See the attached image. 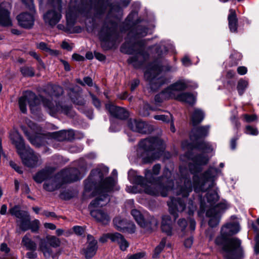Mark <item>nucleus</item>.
Here are the masks:
<instances>
[{
  "instance_id": "1",
  "label": "nucleus",
  "mask_w": 259,
  "mask_h": 259,
  "mask_svg": "<svg viewBox=\"0 0 259 259\" xmlns=\"http://www.w3.org/2000/svg\"><path fill=\"white\" fill-rule=\"evenodd\" d=\"M187 159H192L195 164H189V167L191 173L194 174L193 183L187 178L181 180L184 181V185L177 188V197H171L167 201L169 213L172 215L175 220L179 217L178 212H182L186 208L188 209V213L193 214L196 210V206L191 199H188L189 193L192 191L193 187L196 193L205 192L208 203L212 205L215 204L219 199L218 193V188L215 187V180L217 178L218 170L216 168L210 167L208 170L203 173L200 178L196 174L201 171L200 166L205 165L208 161L207 156L203 154H199L192 157L189 152H186L183 156H180L182 160Z\"/></svg>"
},
{
  "instance_id": "2",
  "label": "nucleus",
  "mask_w": 259,
  "mask_h": 259,
  "mask_svg": "<svg viewBox=\"0 0 259 259\" xmlns=\"http://www.w3.org/2000/svg\"><path fill=\"white\" fill-rule=\"evenodd\" d=\"M109 172L107 167L93 169L88 179L84 181L85 191H90L94 186L98 184V190L103 194L93 200L90 204L89 208L90 214L95 220L103 225H107L110 221L108 213L104 210L97 209L108 204L110 199L108 192L112 190L116 181L112 177H109L104 179V176Z\"/></svg>"
},
{
  "instance_id": "3",
  "label": "nucleus",
  "mask_w": 259,
  "mask_h": 259,
  "mask_svg": "<svg viewBox=\"0 0 259 259\" xmlns=\"http://www.w3.org/2000/svg\"><path fill=\"white\" fill-rule=\"evenodd\" d=\"M41 102L46 110L51 116H55L57 114L63 113L68 116H73L74 112L70 106L63 105L60 102H55V105L50 100L42 96L38 97L31 91H26L23 95L19 99V106L21 111L25 113L27 111V103L29 104L31 110L37 106Z\"/></svg>"
},
{
  "instance_id": "4",
  "label": "nucleus",
  "mask_w": 259,
  "mask_h": 259,
  "mask_svg": "<svg viewBox=\"0 0 259 259\" xmlns=\"http://www.w3.org/2000/svg\"><path fill=\"white\" fill-rule=\"evenodd\" d=\"M128 177L130 181L133 183L140 185L146 193L153 196L160 195L162 197H166L168 195V192L172 190L174 186V185L164 182H159L155 180L154 182L147 181L150 185L147 184L146 180L142 176L138 175L137 171L133 169L128 171Z\"/></svg>"
},
{
  "instance_id": "5",
  "label": "nucleus",
  "mask_w": 259,
  "mask_h": 259,
  "mask_svg": "<svg viewBox=\"0 0 259 259\" xmlns=\"http://www.w3.org/2000/svg\"><path fill=\"white\" fill-rule=\"evenodd\" d=\"M139 148L142 151L141 156L144 163L152 162L158 159L165 148L163 141L159 137H150L141 140Z\"/></svg>"
},
{
  "instance_id": "6",
  "label": "nucleus",
  "mask_w": 259,
  "mask_h": 259,
  "mask_svg": "<svg viewBox=\"0 0 259 259\" xmlns=\"http://www.w3.org/2000/svg\"><path fill=\"white\" fill-rule=\"evenodd\" d=\"M11 139L24 165L33 168L41 163L39 155L35 154L29 146H25L23 139L18 133H13L11 136Z\"/></svg>"
},
{
  "instance_id": "7",
  "label": "nucleus",
  "mask_w": 259,
  "mask_h": 259,
  "mask_svg": "<svg viewBox=\"0 0 259 259\" xmlns=\"http://www.w3.org/2000/svg\"><path fill=\"white\" fill-rule=\"evenodd\" d=\"M228 236L221 234L215 239V244L221 247V253L226 259H234L240 250L241 241L237 238H228Z\"/></svg>"
},
{
  "instance_id": "8",
  "label": "nucleus",
  "mask_w": 259,
  "mask_h": 259,
  "mask_svg": "<svg viewBox=\"0 0 259 259\" xmlns=\"http://www.w3.org/2000/svg\"><path fill=\"white\" fill-rule=\"evenodd\" d=\"M117 30V24L116 22H108L107 20L105 22L99 33L102 47H104L103 43L114 44L116 42L119 35Z\"/></svg>"
},
{
  "instance_id": "9",
  "label": "nucleus",
  "mask_w": 259,
  "mask_h": 259,
  "mask_svg": "<svg viewBox=\"0 0 259 259\" xmlns=\"http://www.w3.org/2000/svg\"><path fill=\"white\" fill-rule=\"evenodd\" d=\"M162 70L161 66L155 65L146 70L144 73V77L149 82V85L152 91H155L164 84L166 79L159 76Z\"/></svg>"
},
{
  "instance_id": "10",
  "label": "nucleus",
  "mask_w": 259,
  "mask_h": 259,
  "mask_svg": "<svg viewBox=\"0 0 259 259\" xmlns=\"http://www.w3.org/2000/svg\"><path fill=\"white\" fill-rule=\"evenodd\" d=\"M161 165L159 164H155L152 170L150 169H145V179L147 181L151 182L158 181L159 182H164L165 183L174 185V182L171 178V172L167 168L165 167L163 171L162 175L161 177L155 178L154 176H157L160 172Z\"/></svg>"
},
{
  "instance_id": "11",
  "label": "nucleus",
  "mask_w": 259,
  "mask_h": 259,
  "mask_svg": "<svg viewBox=\"0 0 259 259\" xmlns=\"http://www.w3.org/2000/svg\"><path fill=\"white\" fill-rule=\"evenodd\" d=\"M54 7L53 10L48 11L44 15V19L46 23L51 26L56 25L60 20L61 15V0H49Z\"/></svg>"
},
{
  "instance_id": "12",
  "label": "nucleus",
  "mask_w": 259,
  "mask_h": 259,
  "mask_svg": "<svg viewBox=\"0 0 259 259\" xmlns=\"http://www.w3.org/2000/svg\"><path fill=\"white\" fill-rule=\"evenodd\" d=\"M53 247L56 248L60 245L61 241L60 239L55 236H51L47 237V240L45 239H41L39 242V249L42 252L44 256L46 257H49L52 256L54 258L55 256L52 254V250L51 248L48 245Z\"/></svg>"
},
{
  "instance_id": "13",
  "label": "nucleus",
  "mask_w": 259,
  "mask_h": 259,
  "mask_svg": "<svg viewBox=\"0 0 259 259\" xmlns=\"http://www.w3.org/2000/svg\"><path fill=\"white\" fill-rule=\"evenodd\" d=\"M131 214L139 226L147 230H152L158 224V222L154 217L150 216L146 219L141 212L137 209H133L131 211Z\"/></svg>"
},
{
  "instance_id": "14",
  "label": "nucleus",
  "mask_w": 259,
  "mask_h": 259,
  "mask_svg": "<svg viewBox=\"0 0 259 259\" xmlns=\"http://www.w3.org/2000/svg\"><path fill=\"white\" fill-rule=\"evenodd\" d=\"M197 84H195L194 86L190 84V82L184 80H179L172 84L165 89V93L168 94V97H171V99H176L177 95V92L185 90L189 88H197Z\"/></svg>"
},
{
  "instance_id": "15",
  "label": "nucleus",
  "mask_w": 259,
  "mask_h": 259,
  "mask_svg": "<svg viewBox=\"0 0 259 259\" xmlns=\"http://www.w3.org/2000/svg\"><path fill=\"white\" fill-rule=\"evenodd\" d=\"M87 245L83 249V252L86 259H90L96 253L98 248L97 241L91 235L87 236Z\"/></svg>"
},
{
  "instance_id": "16",
  "label": "nucleus",
  "mask_w": 259,
  "mask_h": 259,
  "mask_svg": "<svg viewBox=\"0 0 259 259\" xmlns=\"http://www.w3.org/2000/svg\"><path fill=\"white\" fill-rule=\"evenodd\" d=\"M10 4L7 2H3L0 5V25L4 26L12 25V21L10 18Z\"/></svg>"
},
{
  "instance_id": "17",
  "label": "nucleus",
  "mask_w": 259,
  "mask_h": 259,
  "mask_svg": "<svg viewBox=\"0 0 259 259\" xmlns=\"http://www.w3.org/2000/svg\"><path fill=\"white\" fill-rule=\"evenodd\" d=\"M63 176V182L70 183L77 181L83 177L77 168H70L62 171Z\"/></svg>"
},
{
  "instance_id": "18",
  "label": "nucleus",
  "mask_w": 259,
  "mask_h": 259,
  "mask_svg": "<svg viewBox=\"0 0 259 259\" xmlns=\"http://www.w3.org/2000/svg\"><path fill=\"white\" fill-rule=\"evenodd\" d=\"M31 14L28 13H22L19 14L17 18L18 23L22 27L30 29L32 27L34 23V17L33 14L35 12L31 11Z\"/></svg>"
},
{
  "instance_id": "19",
  "label": "nucleus",
  "mask_w": 259,
  "mask_h": 259,
  "mask_svg": "<svg viewBox=\"0 0 259 259\" xmlns=\"http://www.w3.org/2000/svg\"><path fill=\"white\" fill-rule=\"evenodd\" d=\"M105 107L110 114L114 117L124 120L129 116L128 112L123 108L115 106L111 103L106 104Z\"/></svg>"
},
{
  "instance_id": "20",
  "label": "nucleus",
  "mask_w": 259,
  "mask_h": 259,
  "mask_svg": "<svg viewBox=\"0 0 259 259\" xmlns=\"http://www.w3.org/2000/svg\"><path fill=\"white\" fill-rule=\"evenodd\" d=\"M127 125L131 130L139 133L146 134L149 131L148 125L142 120L130 119Z\"/></svg>"
},
{
  "instance_id": "21",
  "label": "nucleus",
  "mask_w": 259,
  "mask_h": 259,
  "mask_svg": "<svg viewBox=\"0 0 259 259\" xmlns=\"http://www.w3.org/2000/svg\"><path fill=\"white\" fill-rule=\"evenodd\" d=\"M210 126L206 125L194 127L191 132L190 138L191 141L194 142L207 136Z\"/></svg>"
},
{
  "instance_id": "22",
  "label": "nucleus",
  "mask_w": 259,
  "mask_h": 259,
  "mask_svg": "<svg viewBox=\"0 0 259 259\" xmlns=\"http://www.w3.org/2000/svg\"><path fill=\"white\" fill-rule=\"evenodd\" d=\"M182 147L184 150H192L194 148L198 149L206 152H209L212 150L210 144L204 141L199 143L197 142L195 144L190 143L187 141H184L182 143Z\"/></svg>"
},
{
  "instance_id": "23",
  "label": "nucleus",
  "mask_w": 259,
  "mask_h": 259,
  "mask_svg": "<svg viewBox=\"0 0 259 259\" xmlns=\"http://www.w3.org/2000/svg\"><path fill=\"white\" fill-rule=\"evenodd\" d=\"M148 53L143 51H139L134 56L130 57L127 62L132 64L135 68H140L143 64L148 59Z\"/></svg>"
},
{
  "instance_id": "24",
  "label": "nucleus",
  "mask_w": 259,
  "mask_h": 259,
  "mask_svg": "<svg viewBox=\"0 0 259 259\" xmlns=\"http://www.w3.org/2000/svg\"><path fill=\"white\" fill-rule=\"evenodd\" d=\"M108 236L112 242L117 243L119 245L121 250L124 251L128 247V243L121 234L116 232L110 233Z\"/></svg>"
},
{
  "instance_id": "25",
  "label": "nucleus",
  "mask_w": 259,
  "mask_h": 259,
  "mask_svg": "<svg viewBox=\"0 0 259 259\" xmlns=\"http://www.w3.org/2000/svg\"><path fill=\"white\" fill-rule=\"evenodd\" d=\"M161 229L162 232L167 236L172 235V221L168 215H164L162 217Z\"/></svg>"
},
{
  "instance_id": "26",
  "label": "nucleus",
  "mask_w": 259,
  "mask_h": 259,
  "mask_svg": "<svg viewBox=\"0 0 259 259\" xmlns=\"http://www.w3.org/2000/svg\"><path fill=\"white\" fill-rule=\"evenodd\" d=\"M228 20L230 31L233 33L237 32L238 19L235 10L233 9L229 10Z\"/></svg>"
},
{
  "instance_id": "27",
  "label": "nucleus",
  "mask_w": 259,
  "mask_h": 259,
  "mask_svg": "<svg viewBox=\"0 0 259 259\" xmlns=\"http://www.w3.org/2000/svg\"><path fill=\"white\" fill-rule=\"evenodd\" d=\"M206 215L207 217L210 218L208 221V225L213 228L218 226L220 221L221 217L218 212H214V209H208Z\"/></svg>"
},
{
  "instance_id": "28",
  "label": "nucleus",
  "mask_w": 259,
  "mask_h": 259,
  "mask_svg": "<svg viewBox=\"0 0 259 259\" xmlns=\"http://www.w3.org/2000/svg\"><path fill=\"white\" fill-rule=\"evenodd\" d=\"M239 230V226L236 223L227 224L221 228L222 233L228 236L237 233Z\"/></svg>"
},
{
  "instance_id": "29",
  "label": "nucleus",
  "mask_w": 259,
  "mask_h": 259,
  "mask_svg": "<svg viewBox=\"0 0 259 259\" xmlns=\"http://www.w3.org/2000/svg\"><path fill=\"white\" fill-rule=\"evenodd\" d=\"M205 114L204 112L200 109L196 108L191 116V121L193 126H196L201 123L204 118Z\"/></svg>"
},
{
  "instance_id": "30",
  "label": "nucleus",
  "mask_w": 259,
  "mask_h": 259,
  "mask_svg": "<svg viewBox=\"0 0 259 259\" xmlns=\"http://www.w3.org/2000/svg\"><path fill=\"white\" fill-rule=\"evenodd\" d=\"M175 99L190 105H193L195 102V98L194 95L190 93L187 92L178 95Z\"/></svg>"
},
{
  "instance_id": "31",
  "label": "nucleus",
  "mask_w": 259,
  "mask_h": 259,
  "mask_svg": "<svg viewBox=\"0 0 259 259\" xmlns=\"http://www.w3.org/2000/svg\"><path fill=\"white\" fill-rule=\"evenodd\" d=\"M51 172V168H46L36 173L33 179L36 183H41L49 177Z\"/></svg>"
},
{
  "instance_id": "32",
  "label": "nucleus",
  "mask_w": 259,
  "mask_h": 259,
  "mask_svg": "<svg viewBox=\"0 0 259 259\" xmlns=\"http://www.w3.org/2000/svg\"><path fill=\"white\" fill-rule=\"evenodd\" d=\"M45 139V135L38 134L34 136H30L29 137L28 140L32 145L36 147H39L44 143Z\"/></svg>"
},
{
  "instance_id": "33",
  "label": "nucleus",
  "mask_w": 259,
  "mask_h": 259,
  "mask_svg": "<svg viewBox=\"0 0 259 259\" xmlns=\"http://www.w3.org/2000/svg\"><path fill=\"white\" fill-rule=\"evenodd\" d=\"M10 213L18 219H21L28 214L27 212L22 210L19 205H15L9 209Z\"/></svg>"
},
{
  "instance_id": "34",
  "label": "nucleus",
  "mask_w": 259,
  "mask_h": 259,
  "mask_svg": "<svg viewBox=\"0 0 259 259\" xmlns=\"http://www.w3.org/2000/svg\"><path fill=\"white\" fill-rule=\"evenodd\" d=\"M130 4L128 0H121L119 3L112 5L111 6L110 14L116 12L120 14L121 13V7H126Z\"/></svg>"
},
{
  "instance_id": "35",
  "label": "nucleus",
  "mask_w": 259,
  "mask_h": 259,
  "mask_svg": "<svg viewBox=\"0 0 259 259\" xmlns=\"http://www.w3.org/2000/svg\"><path fill=\"white\" fill-rule=\"evenodd\" d=\"M30 224V215L28 214H27L25 217L20 219L19 226L21 230L23 231H26L29 229Z\"/></svg>"
},
{
  "instance_id": "36",
  "label": "nucleus",
  "mask_w": 259,
  "mask_h": 259,
  "mask_svg": "<svg viewBox=\"0 0 259 259\" xmlns=\"http://www.w3.org/2000/svg\"><path fill=\"white\" fill-rule=\"evenodd\" d=\"M22 243L26 247V248L30 250H35L36 248V243L31 240L27 235H25L22 240Z\"/></svg>"
},
{
  "instance_id": "37",
  "label": "nucleus",
  "mask_w": 259,
  "mask_h": 259,
  "mask_svg": "<svg viewBox=\"0 0 259 259\" xmlns=\"http://www.w3.org/2000/svg\"><path fill=\"white\" fill-rule=\"evenodd\" d=\"M115 227L120 231H124L126 225V221L122 219L120 217H116L113 220Z\"/></svg>"
},
{
  "instance_id": "38",
  "label": "nucleus",
  "mask_w": 259,
  "mask_h": 259,
  "mask_svg": "<svg viewBox=\"0 0 259 259\" xmlns=\"http://www.w3.org/2000/svg\"><path fill=\"white\" fill-rule=\"evenodd\" d=\"M72 94H70V98L72 102L77 105L83 106L85 102L78 93L72 92Z\"/></svg>"
},
{
  "instance_id": "39",
  "label": "nucleus",
  "mask_w": 259,
  "mask_h": 259,
  "mask_svg": "<svg viewBox=\"0 0 259 259\" xmlns=\"http://www.w3.org/2000/svg\"><path fill=\"white\" fill-rule=\"evenodd\" d=\"M166 243V238L164 237L161 239L159 244L155 247L154 249V253L153 255V257L154 258H156L159 256V254L161 252L165 246Z\"/></svg>"
},
{
  "instance_id": "40",
  "label": "nucleus",
  "mask_w": 259,
  "mask_h": 259,
  "mask_svg": "<svg viewBox=\"0 0 259 259\" xmlns=\"http://www.w3.org/2000/svg\"><path fill=\"white\" fill-rule=\"evenodd\" d=\"M248 82L247 80L243 79H240L238 81L237 85V90L240 96H242L244 94L245 90L248 87Z\"/></svg>"
},
{
  "instance_id": "41",
  "label": "nucleus",
  "mask_w": 259,
  "mask_h": 259,
  "mask_svg": "<svg viewBox=\"0 0 259 259\" xmlns=\"http://www.w3.org/2000/svg\"><path fill=\"white\" fill-rule=\"evenodd\" d=\"M67 132L65 130L53 132L51 134V137L58 141H63L67 139Z\"/></svg>"
},
{
  "instance_id": "42",
  "label": "nucleus",
  "mask_w": 259,
  "mask_h": 259,
  "mask_svg": "<svg viewBox=\"0 0 259 259\" xmlns=\"http://www.w3.org/2000/svg\"><path fill=\"white\" fill-rule=\"evenodd\" d=\"M135 44L131 45L130 43L125 42L123 44L120 48L121 52L126 54H133L135 52L134 48Z\"/></svg>"
},
{
  "instance_id": "43",
  "label": "nucleus",
  "mask_w": 259,
  "mask_h": 259,
  "mask_svg": "<svg viewBox=\"0 0 259 259\" xmlns=\"http://www.w3.org/2000/svg\"><path fill=\"white\" fill-rule=\"evenodd\" d=\"M20 71L25 77H32L35 74L34 68L31 66H25L20 68Z\"/></svg>"
},
{
  "instance_id": "44",
  "label": "nucleus",
  "mask_w": 259,
  "mask_h": 259,
  "mask_svg": "<svg viewBox=\"0 0 259 259\" xmlns=\"http://www.w3.org/2000/svg\"><path fill=\"white\" fill-rule=\"evenodd\" d=\"M63 93V89L59 85H53L50 87L49 95L52 97H59Z\"/></svg>"
},
{
  "instance_id": "45",
  "label": "nucleus",
  "mask_w": 259,
  "mask_h": 259,
  "mask_svg": "<svg viewBox=\"0 0 259 259\" xmlns=\"http://www.w3.org/2000/svg\"><path fill=\"white\" fill-rule=\"evenodd\" d=\"M43 187L44 189L49 192H53L59 188L54 181L45 182Z\"/></svg>"
},
{
  "instance_id": "46",
  "label": "nucleus",
  "mask_w": 259,
  "mask_h": 259,
  "mask_svg": "<svg viewBox=\"0 0 259 259\" xmlns=\"http://www.w3.org/2000/svg\"><path fill=\"white\" fill-rule=\"evenodd\" d=\"M148 29L146 27L138 25L136 28L135 36L137 37H142L147 35Z\"/></svg>"
},
{
  "instance_id": "47",
  "label": "nucleus",
  "mask_w": 259,
  "mask_h": 259,
  "mask_svg": "<svg viewBox=\"0 0 259 259\" xmlns=\"http://www.w3.org/2000/svg\"><path fill=\"white\" fill-rule=\"evenodd\" d=\"M75 81L82 86L87 85L89 87H92L93 85V81L91 77L89 76H85L83 78V81L80 78H76Z\"/></svg>"
},
{
  "instance_id": "48",
  "label": "nucleus",
  "mask_w": 259,
  "mask_h": 259,
  "mask_svg": "<svg viewBox=\"0 0 259 259\" xmlns=\"http://www.w3.org/2000/svg\"><path fill=\"white\" fill-rule=\"evenodd\" d=\"M178 225V230H180L182 232L181 236L183 237L185 233V230L188 225L187 221L185 219H180L177 222Z\"/></svg>"
},
{
  "instance_id": "49",
  "label": "nucleus",
  "mask_w": 259,
  "mask_h": 259,
  "mask_svg": "<svg viewBox=\"0 0 259 259\" xmlns=\"http://www.w3.org/2000/svg\"><path fill=\"white\" fill-rule=\"evenodd\" d=\"M153 118L156 120H161L164 122H169L170 120H172L173 117L171 114L168 113L167 115H154Z\"/></svg>"
},
{
  "instance_id": "50",
  "label": "nucleus",
  "mask_w": 259,
  "mask_h": 259,
  "mask_svg": "<svg viewBox=\"0 0 259 259\" xmlns=\"http://www.w3.org/2000/svg\"><path fill=\"white\" fill-rule=\"evenodd\" d=\"M168 94L165 93V90L159 94L156 95L155 96L154 100L156 103H160L163 101L164 99H169L171 98L170 97H168Z\"/></svg>"
},
{
  "instance_id": "51",
  "label": "nucleus",
  "mask_w": 259,
  "mask_h": 259,
  "mask_svg": "<svg viewBox=\"0 0 259 259\" xmlns=\"http://www.w3.org/2000/svg\"><path fill=\"white\" fill-rule=\"evenodd\" d=\"M244 133L246 134L252 136H256L258 134L257 129L256 127H253L251 125H246L245 126Z\"/></svg>"
},
{
  "instance_id": "52",
  "label": "nucleus",
  "mask_w": 259,
  "mask_h": 259,
  "mask_svg": "<svg viewBox=\"0 0 259 259\" xmlns=\"http://www.w3.org/2000/svg\"><path fill=\"white\" fill-rule=\"evenodd\" d=\"M40 222L38 220H34L32 222L30 221L29 229L32 232H37L39 228Z\"/></svg>"
},
{
  "instance_id": "53",
  "label": "nucleus",
  "mask_w": 259,
  "mask_h": 259,
  "mask_svg": "<svg viewBox=\"0 0 259 259\" xmlns=\"http://www.w3.org/2000/svg\"><path fill=\"white\" fill-rule=\"evenodd\" d=\"M66 17L67 24L68 26H72L74 24L75 17L69 11L67 12Z\"/></svg>"
},
{
  "instance_id": "54",
  "label": "nucleus",
  "mask_w": 259,
  "mask_h": 259,
  "mask_svg": "<svg viewBox=\"0 0 259 259\" xmlns=\"http://www.w3.org/2000/svg\"><path fill=\"white\" fill-rule=\"evenodd\" d=\"M136 231V226L134 223L132 222L126 221V225L125 226L124 231L130 233H134Z\"/></svg>"
},
{
  "instance_id": "55",
  "label": "nucleus",
  "mask_w": 259,
  "mask_h": 259,
  "mask_svg": "<svg viewBox=\"0 0 259 259\" xmlns=\"http://www.w3.org/2000/svg\"><path fill=\"white\" fill-rule=\"evenodd\" d=\"M245 122L250 123L257 120V117L255 114L249 115L245 114L242 115Z\"/></svg>"
},
{
  "instance_id": "56",
  "label": "nucleus",
  "mask_w": 259,
  "mask_h": 259,
  "mask_svg": "<svg viewBox=\"0 0 259 259\" xmlns=\"http://www.w3.org/2000/svg\"><path fill=\"white\" fill-rule=\"evenodd\" d=\"M90 96L92 100V103L98 109H100L101 106V103L100 100L96 97L94 94L90 93Z\"/></svg>"
},
{
  "instance_id": "57",
  "label": "nucleus",
  "mask_w": 259,
  "mask_h": 259,
  "mask_svg": "<svg viewBox=\"0 0 259 259\" xmlns=\"http://www.w3.org/2000/svg\"><path fill=\"white\" fill-rule=\"evenodd\" d=\"M22 2L26 5L30 11H34V6L33 4V0H21Z\"/></svg>"
},
{
  "instance_id": "58",
  "label": "nucleus",
  "mask_w": 259,
  "mask_h": 259,
  "mask_svg": "<svg viewBox=\"0 0 259 259\" xmlns=\"http://www.w3.org/2000/svg\"><path fill=\"white\" fill-rule=\"evenodd\" d=\"M228 208L227 204L224 202H221L217 204L214 208L212 209H214V212L215 211V209H218L219 210H224Z\"/></svg>"
},
{
  "instance_id": "59",
  "label": "nucleus",
  "mask_w": 259,
  "mask_h": 259,
  "mask_svg": "<svg viewBox=\"0 0 259 259\" xmlns=\"http://www.w3.org/2000/svg\"><path fill=\"white\" fill-rule=\"evenodd\" d=\"M145 255V252H140L130 256L128 259H141L144 257Z\"/></svg>"
},
{
  "instance_id": "60",
  "label": "nucleus",
  "mask_w": 259,
  "mask_h": 259,
  "mask_svg": "<svg viewBox=\"0 0 259 259\" xmlns=\"http://www.w3.org/2000/svg\"><path fill=\"white\" fill-rule=\"evenodd\" d=\"M193 243V238L190 237L185 240L184 245L186 248H190Z\"/></svg>"
},
{
  "instance_id": "61",
  "label": "nucleus",
  "mask_w": 259,
  "mask_h": 259,
  "mask_svg": "<svg viewBox=\"0 0 259 259\" xmlns=\"http://www.w3.org/2000/svg\"><path fill=\"white\" fill-rule=\"evenodd\" d=\"M10 166L14 168L19 174H22L23 171L21 168L13 161H10Z\"/></svg>"
},
{
  "instance_id": "62",
  "label": "nucleus",
  "mask_w": 259,
  "mask_h": 259,
  "mask_svg": "<svg viewBox=\"0 0 259 259\" xmlns=\"http://www.w3.org/2000/svg\"><path fill=\"white\" fill-rule=\"evenodd\" d=\"M0 250L2 252L8 254L10 251V248L8 246V245L5 243H3L1 245Z\"/></svg>"
},
{
  "instance_id": "63",
  "label": "nucleus",
  "mask_w": 259,
  "mask_h": 259,
  "mask_svg": "<svg viewBox=\"0 0 259 259\" xmlns=\"http://www.w3.org/2000/svg\"><path fill=\"white\" fill-rule=\"evenodd\" d=\"M36 47L38 49L45 52H47L48 49L49 48L47 44L44 42H40V43L37 44Z\"/></svg>"
},
{
  "instance_id": "64",
  "label": "nucleus",
  "mask_w": 259,
  "mask_h": 259,
  "mask_svg": "<svg viewBox=\"0 0 259 259\" xmlns=\"http://www.w3.org/2000/svg\"><path fill=\"white\" fill-rule=\"evenodd\" d=\"M256 244L254 247V251L256 254L259 253V233L256 235L255 237Z\"/></svg>"
}]
</instances>
